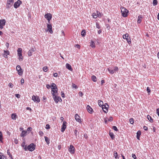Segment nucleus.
Returning a JSON list of instances; mask_svg holds the SVG:
<instances>
[{
  "label": "nucleus",
  "mask_w": 159,
  "mask_h": 159,
  "mask_svg": "<svg viewBox=\"0 0 159 159\" xmlns=\"http://www.w3.org/2000/svg\"><path fill=\"white\" fill-rule=\"evenodd\" d=\"M17 55L18 57V59L20 61H22L23 60V57L22 56V49L21 48H18L17 50Z\"/></svg>",
  "instance_id": "obj_1"
},
{
  "label": "nucleus",
  "mask_w": 159,
  "mask_h": 159,
  "mask_svg": "<svg viewBox=\"0 0 159 159\" xmlns=\"http://www.w3.org/2000/svg\"><path fill=\"white\" fill-rule=\"evenodd\" d=\"M35 145L34 143H32L29 145L27 147L25 146L24 148V149L25 151H27V150H29L30 151H32L35 149Z\"/></svg>",
  "instance_id": "obj_2"
},
{
  "label": "nucleus",
  "mask_w": 159,
  "mask_h": 159,
  "mask_svg": "<svg viewBox=\"0 0 159 159\" xmlns=\"http://www.w3.org/2000/svg\"><path fill=\"white\" fill-rule=\"evenodd\" d=\"M121 10L122 16L124 17H127L129 12L128 10L123 7L121 8Z\"/></svg>",
  "instance_id": "obj_3"
},
{
  "label": "nucleus",
  "mask_w": 159,
  "mask_h": 159,
  "mask_svg": "<svg viewBox=\"0 0 159 159\" xmlns=\"http://www.w3.org/2000/svg\"><path fill=\"white\" fill-rule=\"evenodd\" d=\"M102 14L99 11H97L96 12L93 13L92 14V16L94 18H96L97 17L100 18L102 16Z\"/></svg>",
  "instance_id": "obj_4"
},
{
  "label": "nucleus",
  "mask_w": 159,
  "mask_h": 159,
  "mask_svg": "<svg viewBox=\"0 0 159 159\" xmlns=\"http://www.w3.org/2000/svg\"><path fill=\"white\" fill-rule=\"evenodd\" d=\"M14 2V0H7L6 7L7 9H9L12 7Z\"/></svg>",
  "instance_id": "obj_5"
},
{
  "label": "nucleus",
  "mask_w": 159,
  "mask_h": 159,
  "mask_svg": "<svg viewBox=\"0 0 159 159\" xmlns=\"http://www.w3.org/2000/svg\"><path fill=\"white\" fill-rule=\"evenodd\" d=\"M123 38L124 39H126L129 44L131 43V39L128 34L127 33L123 35Z\"/></svg>",
  "instance_id": "obj_6"
},
{
  "label": "nucleus",
  "mask_w": 159,
  "mask_h": 159,
  "mask_svg": "<svg viewBox=\"0 0 159 159\" xmlns=\"http://www.w3.org/2000/svg\"><path fill=\"white\" fill-rule=\"evenodd\" d=\"M53 98L56 103H57L59 102H61L62 100L60 97L58 96V95L53 97Z\"/></svg>",
  "instance_id": "obj_7"
},
{
  "label": "nucleus",
  "mask_w": 159,
  "mask_h": 159,
  "mask_svg": "<svg viewBox=\"0 0 159 159\" xmlns=\"http://www.w3.org/2000/svg\"><path fill=\"white\" fill-rule=\"evenodd\" d=\"M107 70L111 74H113L116 71H118L119 70V69L118 67L115 66L114 67L113 70L111 69L110 68H108Z\"/></svg>",
  "instance_id": "obj_8"
},
{
  "label": "nucleus",
  "mask_w": 159,
  "mask_h": 159,
  "mask_svg": "<svg viewBox=\"0 0 159 159\" xmlns=\"http://www.w3.org/2000/svg\"><path fill=\"white\" fill-rule=\"evenodd\" d=\"M32 100L36 103L39 102L40 101V99L39 96L37 95H33L32 98Z\"/></svg>",
  "instance_id": "obj_9"
},
{
  "label": "nucleus",
  "mask_w": 159,
  "mask_h": 159,
  "mask_svg": "<svg viewBox=\"0 0 159 159\" xmlns=\"http://www.w3.org/2000/svg\"><path fill=\"white\" fill-rule=\"evenodd\" d=\"M44 17L48 20V23H50V20L52 19V14L50 13H47L45 15Z\"/></svg>",
  "instance_id": "obj_10"
},
{
  "label": "nucleus",
  "mask_w": 159,
  "mask_h": 159,
  "mask_svg": "<svg viewBox=\"0 0 159 159\" xmlns=\"http://www.w3.org/2000/svg\"><path fill=\"white\" fill-rule=\"evenodd\" d=\"M6 21L5 19H2L0 20V28L2 29L5 25Z\"/></svg>",
  "instance_id": "obj_11"
},
{
  "label": "nucleus",
  "mask_w": 159,
  "mask_h": 159,
  "mask_svg": "<svg viewBox=\"0 0 159 159\" xmlns=\"http://www.w3.org/2000/svg\"><path fill=\"white\" fill-rule=\"evenodd\" d=\"M16 69L18 71V74L20 75H21L23 74V71L20 65H18L17 66Z\"/></svg>",
  "instance_id": "obj_12"
},
{
  "label": "nucleus",
  "mask_w": 159,
  "mask_h": 159,
  "mask_svg": "<svg viewBox=\"0 0 159 159\" xmlns=\"http://www.w3.org/2000/svg\"><path fill=\"white\" fill-rule=\"evenodd\" d=\"M67 124V122L66 121H64L63 122V124L61 126V131L62 132H63L66 127V124Z\"/></svg>",
  "instance_id": "obj_13"
},
{
  "label": "nucleus",
  "mask_w": 159,
  "mask_h": 159,
  "mask_svg": "<svg viewBox=\"0 0 159 159\" xmlns=\"http://www.w3.org/2000/svg\"><path fill=\"white\" fill-rule=\"evenodd\" d=\"M22 2L19 0H18L14 4V7L15 8H16L19 7L20 5L21 4Z\"/></svg>",
  "instance_id": "obj_14"
},
{
  "label": "nucleus",
  "mask_w": 159,
  "mask_h": 159,
  "mask_svg": "<svg viewBox=\"0 0 159 159\" xmlns=\"http://www.w3.org/2000/svg\"><path fill=\"white\" fill-rule=\"evenodd\" d=\"M75 148L74 146L72 145H70V148L69 149V151L70 152L73 154L75 153Z\"/></svg>",
  "instance_id": "obj_15"
},
{
  "label": "nucleus",
  "mask_w": 159,
  "mask_h": 159,
  "mask_svg": "<svg viewBox=\"0 0 159 159\" xmlns=\"http://www.w3.org/2000/svg\"><path fill=\"white\" fill-rule=\"evenodd\" d=\"M47 28L49 32L51 34L53 33V32L52 30V26L51 24L48 23L47 24Z\"/></svg>",
  "instance_id": "obj_16"
},
{
  "label": "nucleus",
  "mask_w": 159,
  "mask_h": 159,
  "mask_svg": "<svg viewBox=\"0 0 159 159\" xmlns=\"http://www.w3.org/2000/svg\"><path fill=\"white\" fill-rule=\"evenodd\" d=\"M51 93L52 95V97L56 96V95H58V89L52 90Z\"/></svg>",
  "instance_id": "obj_17"
},
{
  "label": "nucleus",
  "mask_w": 159,
  "mask_h": 159,
  "mask_svg": "<svg viewBox=\"0 0 159 159\" xmlns=\"http://www.w3.org/2000/svg\"><path fill=\"white\" fill-rule=\"evenodd\" d=\"M75 120L79 123L81 122L80 117L78 114H76L75 115Z\"/></svg>",
  "instance_id": "obj_18"
},
{
  "label": "nucleus",
  "mask_w": 159,
  "mask_h": 159,
  "mask_svg": "<svg viewBox=\"0 0 159 159\" xmlns=\"http://www.w3.org/2000/svg\"><path fill=\"white\" fill-rule=\"evenodd\" d=\"M10 52L8 50L5 51L4 50V53L3 54V56L6 58H7V55H9Z\"/></svg>",
  "instance_id": "obj_19"
},
{
  "label": "nucleus",
  "mask_w": 159,
  "mask_h": 159,
  "mask_svg": "<svg viewBox=\"0 0 159 159\" xmlns=\"http://www.w3.org/2000/svg\"><path fill=\"white\" fill-rule=\"evenodd\" d=\"M29 132H28L27 131L25 130H23L22 133L20 134L21 137H24L26 136V134H29Z\"/></svg>",
  "instance_id": "obj_20"
},
{
  "label": "nucleus",
  "mask_w": 159,
  "mask_h": 159,
  "mask_svg": "<svg viewBox=\"0 0 159 159\" xmlns=\"http://www.w3.org/2000/svg\"><path fill=\"white\" fill-rule=\"evenodd\" d=\"M86 108L89 113H92L93 112V109L89 106L88 105L87 106Z\"/></svg>",
  "instance_id": "obj_21"
},
{
  "label": "nucleus",
  "mask_w": 159,
  "mask_h": 159,
  "mask_svg": "<svg viewBox=\"0 0 159 159\" xmlns=\"http://www.w3.org/2000/svg\"><path fill=\"white\" fill-rule=\"evenodd\" d=\"M66 67L67 69L70 71H72L73 69L72 68L71 65L69 63H66Z\"/></svg>",
  "instance_id": "obj_22"
},
{
  "label": "nucleus",
  "mask_w": 159,
  "mask_h": 159,
  "mask_svg": "<svg viewBox=\"0 0 159 159\" xmlns=\"http://www.w3.org/2000/svg\"><path fill=\"white\" fill-rule=\"evenodd\" d=\"M143 18V16L142 15H139L138 17L137 22L138 23H140L142 21V19Z\"/></svg>",
  "instance_id": "obj_23"
},
{
  "label": "nucleus",
  "mask_w": 159,
  "mask_h": 159,
  "mask_svg": "<svg viewBox=\"0 0 159 159\" xmlns=\"http://www.w3.org/2000/svg\"><path fill=\"white\" fill-rule=\"evenodd\" d=\"M51 88L52 89V90H54V89H57V87L56 85L54 83H52L51 86Z\"/></svg>",
  "instance_id": "obj_24"
},
{
  "label": "nucleus",
  "mask_w": 159,
  "mask_h": 159,
  "mask_svg": "<svg viewBox=\"0 0 159 159\" xmlns=\"http://www.w3.org/2000/svg\"><path fill=\"white\" fill-rule=\"evenodd\" d=\"M102 109L103 110V111L105 113H107L108 111V108L105 105H104L102 107Z\"/></svg>",
  "instance_id": "obj_25"
},
{
  "label": "nucleus",
  "mask_w": 159,
  "mask_h": 159,
  "mask_svg": "<svg viewBox=\"0 0 159 159\" xmlns=\"http://www.w3.org/2000/svg\"><path fill=\"white\" fill-rule=\"evenodd\" d=\"M147 118L149 121L151 123L153 122V120L150 115H148L147 116Z\"/></svg>",
  "instance_id": "obj_26"
},
{
  "label": "nucleus",
  "mask_w": 159,
  "mask_h": 159,
  "mask_svg": "<svg viewBox=\"0 0 159 159\" xmlns=\"http://www.w3.org/2000/svg\"><path fill=\"white\" fill-rule=\"evenodd\" d=\"M90 46L93 48H94L95 47V44L93 41L91 40Z\"/></svg>",
  "instance_id": "obj_27"
},
{
  "label": "nucleus",
  "mask_w": 159,
  "mask_h": 159,
  "mask_svg": "<svg viewBox=\"0 0 159 159\" xmlns=\"http://www.w3.org/2000/svg\"><path fill=\"white\" fill-rule=\"evenodd\" d=\"M17 117V115L15 114L12 113L11 115V118L13 120H16Z\"/></svg>",
  "instance_id": "obj_28"
},
{
  "label": "nucleus",
  "mask_w": 159,
  "mask_h": 159,
  "mask_svg": "<svg viewBox=\"0 0 159 159\" xmlns=\"http://www.w3.org/2000/svg\"><path fill=\"white\" fill-rule=\"evenodd\" d=\"M141 134V132L140 131H139V130L138 131L137 133V137L138 139L139 140V139H140L139 137H140V136Z\"/></svg>",
  "instance_id": "obj_29"
},
{
  "label": "nucleus",
  "mask_w": 159,
  "mask_h": 159,
  "mask_svg": "<svg viewBox=\"0 0 159 159\" xmlns=\"http://www.w3.org/2000/svg\"><path fill=\"white\" fill-rule=\"evenodd\" d=\"M0 159H6V157L3 155L2 153L0 152Z\"/></svg>",
  "instance_id": "obj_30"
},
{
  "label": "nucleus",
  "mask_w": 159,
  "mask_h": 159,
  "mask_svg": "<svg viewBox=\"0 0 159 159\" xmlns=\"http://www.w3.org/2000/svg\"><path fill=\"white\" fill-rule=\"evenodd\" d=\"M109 135L112 139H113L115 138V135L113 133L110 132Z\"/></svg>",
  "instance_id": "obj_31"
},
{
  "label": "nucleus",
  "mask_w": 159,
  "mask_h": 159,
  "mask_svg": "<svg viewBox=\"0 0 159 159\" xmlns=\"http://www.w3.org/2000/svg\"><path fill=\"white\" fill-rule=\"evenodd\" d=\"M98 104L99 106L100 107H102L104 105H103V102L100 100L98 101Z\"/></svg>",
  "instance_id": "obj_32"
},
{
  "label": "nucleus",
  "mask_w": 159,
  "mask_h": 159,
  "mask_svg": "<svg viewBox=\"0 0 159 159\" xmlns=\"http://www.w3.org/2000/svg\"><path fill=\"white\" fill-rule=\"evenodd\" d=\"M3 135L2 132L1 131H0V141L2 143H3L2 140L3 139Z\"/></svg>",
  "instance_id": "obj_33"
},
{
  "label": "nucleus",
  "mask_w": 159,
  "mask_h": 159,
  "mask_svg": "<svg viewBox=\"0 0 159 159\" xmlns=\"http://www.w3.org/2000/svg\"><path fill=\"white\" fill-rule=\"evenodd\" d=\"M96 77L94 75H93L92 77V80L94 82H96L97 80H96Z\"/></svg>",
  "instance_id": "obj_34"
},
{
  "label": "nucleus",
  "mask_w": 159,
  "mask_h": 159,
  "mask_svg": "<svg viewBox=\"0 0 159 159\" xmlns=\"http://www.w3.org/2000/svg\"><path fill=\"white\" fill-rule=\"evenodd\" d=\"M114 156L115 157V158H118L119 157H118V154L117 152L114 151Z\"/></svg>",
  "instance_id": "obj_35"
},
{
  "label": "nucleus",
  "mask_w": 159,
  "mask_h": 159,
  "mask_svg": "<svg viewBox=\"0 0 159 159\" xmlns=\"http://www.w3.org/2000/svg\"><path fill=\"white\" fill-rule=\"evenodd\" d=\"M43 70L45 72L48 71V68L47 66H44L43 68Z\"/></svg>",
  "instance_id": "obj_36"
},
{
  "label": "nucleus",
  "mask_w": 159,
  "mask_h": 159,
  "mask_svg": "<svg viewBox=\"0 0 159 159\" xmlns=\"http://www.w3.org/2000/svg\"><path fill=\"white\" fill-rule=\"evenodd\" d=\"M44 138H45V141L48 144H49L50 143L49 141V139L46 136H45Z\"/></svg>",
  "instance_id": "obj_37"
},
{
  "label": "nucleus",
  "mask_w": 159,
  "mask_h": 159,
  "mask_svg": "<svg viewBox=\"0 0 159 159\" xmlns=\"http://www.w3.org/2000/svg\"><path fill=\"white\" fill-rule=\"evenodd\" d=\"M86 35V32L84 30H83L81 32V35L83 36H84Z\"/></svg>",
  "instance_id": "obj_38"
},
{
  "label": "nucleus",
  "mask_w": 159,
  "mask_h": 159,
  "mask_svg": "<svg viewBox=\"0 0 159 159\" xmlns=\"http://www.w3.org/2000/svg\"><path fill=\"white\" fill-rule=\"evenodd\" d=\"M152 3L154 6L157 5V0H153Z\"/></svg>",
  "instance_id": "obj_39"
},
{
  "label": "nucleus",
  "mask_w": 159,
  "mask_h": 159,
  "mask_svg": "<svg viewBox=\"0 0 159 159\" xmlns=\"http://www.w3.org/2000/svg\"><path fill=\"white\" fill-rule=\"evenodd\" d=\"M74 133L75 136L76 137L78 135V130L76 129H75L74 130Z\"/></svg>",
  "instance_id": "obj_40"
},
{
  "label": "nucleus",
  "mask_w": 159,
  "mask_h": 159,
  "mask_svg": "<svg viewBox=\"0 0 159 159\" xmlns=\"http://www.w3.org/2000/svg\"><path fill=\"white\" fill-rule=\"evenodd\" d=\"M7 153L9 155V157L12 159V156L11 155V153L9 150H7Z\"/></svg>",
  "instance_id": "obj_41"
},
{
  "label": "nucleus",
  "mask_w": 159,
  "mask_h": 159,
  "mask_svg": "<svg viewBox=\"0 0 159 159\" xmlns=\"http://www.w3.org/2000/svg\"><path fill=\"white\" fill-rule=\"evenodd\" d=\"M147 91L148 94H150V93H151V90L148 87H147Z\"/></svg>",
  "instance_id": "obj_42"
},
{
  "label": "nucleus",
  "mask_w": 159,
  "mask_h": 159,
  "mask_svg": "<svg viewBox=\"0 0 159 159\" xmlns=\"http://www.w3.org/2000/svg\"><path fill=\"white\" fill-rule=\"evenodd\" d=\"M129 122L131 124H133L134 123V120L133 118H130L129 119Z\"/></svg>",
  "instance_id": "obj_43"
},
{
  "label": "nucleus",
  "mask_w": 159,
  "mask_h": 159,
  "mask_svg": "<svg viewBox=\"0 0 159 159\" xmlns=\"http://www.w3.org/2000/svg\"><path fill=\"white\" fill-rule=\"evenodd\" d=\"M96 27L97 28H98V29H100V26L98 23H97V22L96 23Z\"/></svg>",
  "instance_id": "obj_44"
},
{
  "label": "nucleus",
  "mask_w": 159,
  "mask_h": 159,
  "mask_svg": "<svg viewBox=\"0 0 159 159\" xmlns=\"http://www.w3.org/2000/svg\"><path fill=\"white\" fill-rule=\"evenodd\" d=\"M112 129H113L114 130H115L116 131H118V129L115 126H113L112 127Z\"/></svg>",
  "instance_id": "obj_45"
},
{
  "label": "nucleus",
  "mask_w": 159,
  "mask_h": 159,
  "mask_svg": "<svg viewBox=\"0 0 159 159\" xmlns=\"http://www.w3.org/2000/svg\"><path fill=\"white\" fill-rule=\"evenodd\" d=\"M113 118L112 116H110L108 118V121H112Z\"/></svg>",
  "instance_id": "obj_46"
},
{
  "label": "nucleus",
  "mask_w": 159,
  "mask_h": 159,
  "mask_svg": "<svg viewBox=\"0 0 159 159\" xmlns=\"http://www.w3.org/2000/svg\"><path fill=\"white\" fill-rule=\"evenodd\" d=\"M72 86L73 88H74L75 89H77L78 88L77 86L74 84H72Z\"/></svg>",
  "instance_id": "obj_47"
},
{
  "label": "nucleus",
  "mask_w": 159,
  "mask_h": 159,
  "mask_svg": "<svg viewBox=\"0 0 159 159\" xmlns=\"http://www.w3.org/2000/svg\"><path fill=\"white\" fill-rule=\"evenodd\" d=\"M39 134L40 136H42L43 135V133L42 131H40L39 132Z\"/></svg>",
  "instance_id": "obj_48"
},
{
  "label": "nucleus",
  "mask_w": 159,
  "mask_h": 159,
  "mask_svg": "<svg viewBox=\"0 0 159 159\" xmlns=\"http://www.w3.org/2000/svg\"><path fill=\"white\" fill-rule=\"evenodd\" d=\"M32 52L30 51H29L28 52V54L29 56H31L32 55Z\"/></svg>",
  "instance_id": "obj_49"
},
{
  "label": "nucleus",
  "mask_w": 159,
  "mask_h": 159,
  "mask_svg": "<svg viewBox=\"0 0 159 159\" xmlns=\"http://www.w3.org/2000/svg\"><path fill=\"white\" fill-rule=\"evenodd\" d=\"M32 129V128L31 127H29L27 129L26 131H27L28 132H29V131H31Z\"/></svg>",
  "instance_id": "obj_50"
},
{
  "label": "nucleus",
  "mask_w": 159,
  "mask_h": 159,
  "mask_svg": "<svg viewBox=\"0 0 159 159\" xmlns=\"http://www.w3.org/2000/svg\"><path fill=\"white\" fill-rule=\"evenodd\" d=\"M46 128L47 129H49L50 128V126L49 125L47 124L46 125Z\"/></svg>",
  "instance_id": "obj_51"
},
{
  "label": "nucleus",
  "mask_w": 159,
  "mask_h": 159,
  "mask_svg": "<svg viewBox=\"0 0 159 159\" xmlns=\"http://www.w3.org/2000/svg\"><path fill=\"white\" fill-rule=\"evenodd\" d=\"M8 85L9 86V87L11 88H13V84L11 83H9L8 84Z\"/></svg>",
  "instance_id": "obj_52"
},
{
  "label": "nucleus",
  "mask_w": 159,
  "mask_h": 159,
  "mask_svg": "<svg viewBox=\"0 0 159 159\" xmlns=\"http://www.w3.org/2000/svg\"><path fill=\"white\" fill-rule=\"evenodd\" d=\"M132 156L134 159H136V156L134 154H132Z\"/></svg>",
  "instance_id": "obj_53"
},
{
  "label": "nucleus",
  "mask_w": 159,
  "mask_h": 159,
  "mask_svg": "<svg viewBox=\"0 0 159 159\" xmlns=\"http://www.w3.org/2000/svg\"><path fill=\"white\" fill-rule=\"evenodd\" d=\"M14 142L15 143L17 144L18 143V140L16 139H15Z\"/></svg>",
  "instance_id": "obj_54"
},
{
  "label": "nucleus",
  "mask_w": 159,
  "mask_h": 159,
  "mask_svg": "<svg viewBox=\"0 0 159 159\" xmlns=\"http://www.w3.org/2000/svg\"><path fill=\"white\" fill-rule=\"evenodd\" d=\"M61 97L63 98H64L65 95V94L63 93V92H61Z\"/></svg>",
  "instance_id": "obj_55"
},
{
  "label": "nucleus",
  "mask_w": 159,
  "mask_h": 159,
  "mask_svg": "<svg viewBox=\"0 0 159 159\" xmlns=\"http://www.w3.org/2000/svg\"><path fill=\"white\" fill-rule=\"evenodd\" d=\"M21 84H22L24 83V80L23 78H22L20 81Z\"/></svg>",
  "instance_id": "obj_56"
},
{
  "label": "nucleus",
  "mask_w": 159,
  "mask_h": 159,
  "mask_svg": "<svg viewBox=\"0 0 159 159\" xmlns=\"http://www.w3.org/2000/svg\"><path fill=\"white\" fill-rule=\"evenodd\" d=\"M75 47H76V48H78L79 49H80V45L79 44H76Z\"/></svg>",
  "instance_id": "obj_57"
},
{
  "label": "nucleus",
  "mask_w": 159,
  "mask_h": 159,
  "mask_svg": "<svg viewBox=\"0 0 159 159\" xmlns=\"http://www.w3.org/2000/svg\"><path fill=\"white\" fill-rule=\"evenodd\" d=\"M157 114L159 117V108H157L156 110Z\"/></svg>",
  "instance_id": "obj_58"
},
{
  "label": "nucleus",
  "mask_w": 159,
  "mask_h": 159,
  "mask_svg": "<svg viewBox=\"0 0 159 159\" xmlns=\"http://www.w3.org/2000/svg\"><path fill=\"white\" fill-rule=\"evenodd\" d=\"M51 86H50L49 84H47L46 85V87H47V88L48 89H49L50 88H51Z\"/></svg>",
  "instance_id": "obj_59"
},
{
  "label": "nucleus",
  "mask_w": 159,
  "mask_h": 159,
  "mask_svg": "<svg viewBox=\"0 0 159 159\" xmlns=\"http://www.w3.org/2000/svg\"><path fill=\"white\" fill-rule=\"evenodd\" d=\"M6 46L7 48H8L9 47V43H6Z\"/></svg>",
  "instance_id": "obj_60"
},
{
  "label": "nucleus",
  "mask_w": 159,
  "mask_h": 159,
  "mask_svg": "<svg viewBox=\"0 0 159 159\" xmlns=\"http://www.w3.org/2000/svg\"><path fill=\"white\" fill-rule=\"evenodd\" d=\"M15 96L17 98H19L20 97V95L18 94H15Z\"/></svg>",
  "instance_id": "obj_61"
},
{
  "label": "nucleus",
  "mask_w": 159,
  "mask_h": 159,
  "mask_svg": "<svg viewBox=\"0 0 159 159\" xmlns=\"http://www.w3.org/2000/svg\"><path fill=\"white\" fill-rule=\"evenodd\" d=\"M58 75L57 73H55L53 74V76L55 77H57Z\"/></svg>",
  "instance_id": "obj_62"
},
{
  "label": "nucleus",
  "mask_w": 159,
  "mask_h": 159,
  "mask_svg": "<svg viewBox=\"0 0 159 159\" xmlns=\"http://www.w3.org/2000/svg\"><path fill=\"white\" fill-rule=\"evenodd\" d=\"M79 93V95L81 96V97H82V96L83 95V93H82V92H80Z\"/></svg>",
  "instance_id": "obj_63"
},
{
  "label": "nucleus",
  "mask_w": 159,
  "mask_h": 159,
  "mask_svg": "<svg viewBox=\"0 0 159 159\" xmlns=\"http://www.w3.org/2000/svg\"><path fill=\"white\" fill-rule=\"evenodd\" d=\"M84 138L85 139H87L88 138V136L87 134H84Z\"/></svg>",
  "instance_id": "obj_64"
}]
</instances>
